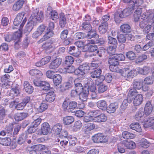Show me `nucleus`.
<instances>
[{"label":"nucleus","mask_w":154,"mask_h":154,"mask_svg":"<svg viewBox=\"0 0 154 154\" xmlns=\"http://www.w3.org/2000/svg\"><path fill=\"white\" fill-rule=\"evenodd\" d=\"M122 135L124 138L126 139H133L135 137L134 134L127 131H123Z\"/></svg>","instance_id":"ea45409f"},{"label":"nucleus","mask_w":154,"mask_h":154,"mask_svg":"<svg viewBox=\"0 0 154 154\" xmlns=\"http://www.w3.org/2000/svg\"><path fill=\"white\" fill-rule=\"evenodd\" d=\"M53 79L54 83L56 86L60 84L62 80L61 76L59 74L54 75Z\"/></svg>","instance_id":"c9c22d12"},{"label":"nucleus","mask_w":154,"mask_h":154,"mask_svg":"<svg viewBox=\"0 0 154 154\" xmlns=\"http://www.w3.org/2000/svg\"><path fill=\"white\" fill-rule=\"evenodd\" d=\"M144 115L143 109H140L136 112L134 116L135 119L137 120H140L143 117Z\"/></svg>","instance_id":"58836bf2"},{"label":"nucleus","mask_w":154,"mask_h":154,"mask_svg":"<svg viewBox=\"0 0 154 154\" xmlns=\"http://www.w3.org/2000/svg\"><path fill=\"white\" fill-rule=\"evenodd\" d=\"M82 123L80 121H78L76 122L73 127V130L74 131H78L82 127Z\"/></svg>","instance_id":"8fccbe9b"},{"label":"nucleus","mask_w":154,"mask_h":154,"mask_svg":"<svg viewBox=\"0 0 154 154\" xmlns=\"http://www.w3.org/2000/svg\"><path fill=\"white\" fill-rule=\"evenodd\" d=\"M53 43V42L51 40L46 42L43 44L42 47L46 50H49L52 48V44Z\"/></svg>","instance_id":"37998d69"},{"label":"nucleus","mask_w":154,"mask_h":154,"mask_svg":"<svg viewBox=\"0 0 154 154\" xmlns=\"http://www.w3.org/2000/svg\"><path fill=\"white\" fill-rule=\"evenodd\" d=\"M6 112L4 108L0 105V119H3L5 117Z\"/></svg>","instance_id":"052dcab7"},{"label":"nucleus","mask_w":154,"mask_h":154,"mask_svg":"<svg viewBox=\"0 0 154 154\" xmlns=\"http://www.w3.org/2000/svg\"><path fill=\"white\" fill-rule=\"evenodd\" d=\"M140 144L142 147L146 148L149 147L150 143L146 139H142L140 142Z\"/></svg>","instance_id":"49530a36"},{"label":"nucleus","mask_w":154,"mask_h":154,"mask_svg":"<svg viewBox=\"0 0 154 154\" xmlns=\"http://www.w3.org/2000/svg\"><path fill=\"white\" fill-rule=\"evenodd\" d=\"M68 52L71 54H72L74 56L78 57L79 56V53L75 52V47L74 46H70L68 49Z\"/></svg>","instance_id":"09e8293b"},{"label":"nucleus","mask_w":154,"mask_h":154,"mask_svg":"<svg viewBox=\"0 0 154 154\" xmlns=\"http://www.w3.org/2000/svg\"><path fill=\"white\" fill-rule=\"evenodd\" d=\"M99 37V35L97 34L96 32L94 30H91L88 32L87 35L86 36V38H88L87 39H91L92 38H98Z\"/></svg>","instance_id":"2f4dec72"},{"label":"nucleus","mask_w":154,"mask_h":154,"mask_svg":"<svg viewBox=\"0 0 154 154\" xmlns=\"http://www.w3.org/2000/svg\"><path fill=\"white\" fill-rule=\"evenodd\" d=\"M153 79L154 77L152 76L147 77L145 79V83L147 85L152 84L153 82Z\"/></svg>","instance_id":"e2e57ef3"},{"label":"nucleus","mask_w":154,"mask_h":154,"mask_svg":"<svg viewBox=\"0 0 154 154\" xmlns=\"http://www.w3.org/2000/svg\"><path fill=\"white\" fill-rule=\"evenodd\" d=\"M74 61V59L72 56H68L65 57V62L66 64L68 65L72 64Z\"/></svg>","instance_id":"6e6d98bb"},{"label":"nucleus","mask_w":154,"mask_h":154,"mask_svg":"<svg viewBox=\"0 0 154 154\" xmlns=\"http://www.w3.org/2000/svg\"><path fill=\"white\" fill-rule=\"evenodd\" d=\"M108 29V23L107 22L101 23L98 28L99 32L102 34L105 33Z\"/></svg>","instance_id":"393cba45"},{"label":"nucleus","mask_w":154,"mask_h":154,"mask_svg":"<svg viewBox=\"0 0 154 154\" xmlns=\"http://www.w3.org/2000/svg\"><path fill=\"white\" fill-rule=\"evenodd\" d=\"M120 30L122 32L125 34L131 32V30L130 26L126 23L121 25L120 27Z\"/></svg>","instance_id":"6ab92c4d"},{"label":"nucleus","mask_w":154,"mask_h":154,"mask_svg":"<svg viewBox=\"0 0 154 154\" xmlns=\"http://www.w3.org/2000/svg\"><path fill=\"white\" fill-rule=\"evenodd\" d=\"M28 116V114L25 112L17 113L14 115V118L16 121H19L26 118Z\"/></svg>","instance_id":"4468645a"},{"label":"nucleus","mask_w":154,"mask_h":154,"mask_svg":"<svg viewBox=\"0 0 154 154\" xmlns=\"http://www.w3.org/2000/svg\"><path fill=\"white\" fill-rule=\"evenodd\" d=\"M143 97L141 94L137 95L134 97L133 102L134 105L135 106H138L140 105L143 100Z\"/></svg>","instance_id":"f3484780"},{"label":"nucleus","mask_w":154,"mask_h":154,"mask_svg":"<svg viewBox=\"0 0 154 154\" xmlns=\"http://www.w3.org/2000/svg\"><path fill=\"white\" fill-rule=\"evenodd\" d=\"M100 113L99 110H94L89 112L88 115H90L94 120V118L97 116L98 115L100 114Z\"/></svg>","instance_id":"5fc2aeb1"},{"label":"nucleus","mask_w":154,"mask_h":154,"mask_svg":"<svg viewBox=\"0 0 154 154\" xmlns=\"http://www.w3.org/2000/svg\"><path fill=\"white\" fill-rule=\"evenodd\" d=\"M95 128V125L94 124H88L85 125V126L83 128V130L85 134H87L91 130L94 129Z\"/></svg>","instance_id":"412c9836"},{"label":"nucleus","mask_w":154,"mask_h":154,"mask_svg":"<svg viewBox=\"0 0 154 154\" xmlns=\"http://www.w3.org/2000/svg\"><path fill=\"white\" fill-rule=\"evenodd\" d=\"M21 30L22 28H20L19 31L15 32L12 36V40H14V47L16 49L19 48L20 44L22 34Z\"/></svg>","instance_id":"423d86ee"},{"label":"nucleus","mask_w":154,"mask_h":154,"mask_svg":"<svg viewBox=\"0 0 154 154\" xmlns=\"http://www.w3.org/2000/svg\"><path fill=\"white\" fill-rule=\"evenodd\" d=\"M69 145L71 146H74L77 142V139L74 137H71L69 140Z\"/></svg>","instance_id":"338daca9"},{"label":"nucleus","mask_w":154,"mask_h":154,"mask_svg":"<svg viewBox=\"0 0 154 154\" xmlns=\"http://www.w3.org/2000/svg\"><path fill=\"white\" fill-rule=\"evenodd\" d=\"M150 71L149 68L148 67H144L143 68H140L139 72V73L143 75L147 74Z\"/></svg>","instance_id":"864d4df0"},{"label":"nucleus","mask_w":154,"mask_h":154,"mask_svg":"<svg viewBox=\"0 0 154 154\" xmlns=\"http://www.w3.org/2000/svg\"><path fill=\"white\" fill-rule=\"evenodd\" d=\"M118 107V104L117 103H112L107 107V112L110 113H114Z\"/></svg>","instance_id":"2eb2a0df"},{"label":"nucleus","mask_w":154,"mask_h":154,"mask_svg":"<svg viewBox=\"0 0 154 154\" xmlns=\"http://www.w3.org/2000/svg\"><path fill=\"white\" fill-rule=\"evenodd\" d=\"M124 146L127 149H132L136 147V144L133 141L128 140H124L122 142Z\"/></svg>","instance_id":"dca6fc26"},{"label":"nucleus","mask_w":154,"mask_h":154,"mask_svg":"<svg viewBox=\"0 0 154 154\" xmlns=\"http://www.w3.org/2000/svg\"><path fill=\"white\" fill-rule=\"evenodd\" d=\"M102 72L101 69H98L94 70L91 72V76L93 78H98L100 76Z\"/></svg>","instance_id":"cd10ccee"},{"label":"nucleus","mask_w":154,"mask_h":154,"mask_svg":"<svg viewBox=\"0 0 154 154\" xmlns=\"http://www.w3.org/2000/svg\"><path fill=\"white\" fill-rule=\"evenodd\" d=\"M108 43L110 44L115 46H117V41L116 38H113L111 36H109L108 37Z\"/></svg>","instance_id":"680f3d73"},{"label":"nucleus","mask_w":154,"mask_h":154,"mask_svg":"<svg viewBox=\"0 0 154 154\" xmlns=\"http://www.w3.org/2000/svg\"><path fill=\"white\" fill-rule=\"evenodd\" d=\"M107 86L104 85H100L98 88V91L99 93H102L107 89Z\"/></svg>","instance_id":"0e129e2a"},{"label":"nucleus","mask_w":154,"mask_h":154,"mask_svg":"<svg viewBox=\"0 0 154 154\" xmlns=\"http://www.w3.org/2000/svg\"><path fill=\"white\" fill-rule=\"evenodd\" d=\"M74 121V118L71 116H68L63 118V121L65 125H69L72 123Z\"/></svg>","instance_id":"79ce46f5"},{"label":"nucleus","mask_w":154,"mask_h":154,"mask_svg":"<svg viewBox=\"0 0 154 154\" xmlns=\"http://www.w3.org/2000/svg\"><path fill=\"white\" fill-rule=\"evenodd\" d=\"M62 130V126L60 124H57L54 125L52 129V131L56 135H59Z\"/></svg>","instance_id":"c85d7f7f"},{"label":"nucleus","mask_w":154,"mask_h":154,"mask_svg":"<svg viewBox=\"0 0 154 154\" xmlns=\"http://www.w3.org/2000/svg\"><path fill=\"white\" fill-rule=\"evenodd\" d=\"M126 55L127 58L130 60H134L136 57L135 54L132 51H130L127 52Z\"/></svg>","instance_id":"3c124183"},{"label":"nucleus","mask_w":154,"mask_h":154,"mask_svg":"<svg viewBox=\"0 0 154 154\" xmlns=\"http://www.w3.org/2000/svg\"><path fill=\"white\" fill-rule=\"evenodd\" d=\"M130 127L131 129L136 131L139 132H141L142 129L140 125L138 123H133L131 124Z\"/></svg>","instance_id":"7c9ffc66"},{"label":"nucleus","mask_w":154,"mask_h":154,"mask_svg":"<svg viewBox=\"0 0 154 154\" xmlns=\"http://www.w3.org/2000/svg\"><path fill=\"white\" fill-rule=\"evenodd\" d=\"M143 126L145 128L151 127L152 129L154 130V117L150 118L145 121Z\"/></svg>","instance_id":"f8f14e48"},{"label":"nucleus","mask_w":154,"mask_h":154,"mask_svg":"<svg viewBox=\"0 0 154 154\" xmlns=\"http://www.w3.org/2000/svg\"><path fill=\"white\" fill-rule=\"evenodd\" d=\"M50 130V126L47 122L43 123L41 125L40 130V134L46 135L48 134Z\"/></svg>","instance_id":"0eeeda50"},{"label":"nucleus","mask_w":154,"mask_h":154,"mask_svg":"<svg viewBox=\"0 0 154 154\" xmlns=\"http://www.w3.org/2000/svg\"><path fill=\"white\" fill-rule=\"evenodd\" d=\"M89 94V89L86 87L84 88L83 91L80 93L79 95L80 99L82 101H86Z\"/></svg>","instance_id":"9b49d317"},{"label":"nucleus","mask_w":154,"mask_h":154,"mask_svg":"<svg viewBox=\"0 0 154 154\" xmlns=\"http://www.w3.org/2000/svg\"><path fill=\"white\" fill-rule=\"evenodd\" d=\"M108 63L110 64L109 68L111 71L113 72H116L117 70L116 68L119 64V62L117 59L115 58L113 54L110 55L109 57L108 60Z\"/></svg>","instance_id":"39448f33"},{"label":"nucleus","mask_w":154,"mask_h":154,"mask_svg":"<svg viewBox=\"0 0 154 154\" xmlns=\"http://www.w3.org/2000/svg\"><path fill=\"white\" fill-rule=\"evenodd\" d=\"M29 73L31 75L35 76L37 78H39L42 75V72L40 70L36 69L30 70L29 71Z\"/></svg>","instance_id":"a19ab883"},{"label":"nucleus","mask_w":154,"mask_h":154,"mask_svg":"<svg viewBox=\"0 0 154 154\" xmlns=\"http://www.w3.org/2000/svg\"><path fill=\"white\" fill-rule=\"evenodd\" d=\"M77 103L74 101H72L69 103L68 109V110L69 112L72 113L74 112L76 109H77Z\"/></svg>","instance_id":"5701e85b"},{"label":"nucleus","mask_w":154,"mask_h":154,"mask_svg":"<svg viewBox=\"0 0 154 154\" xmlns=\"http://www.w3.org/2000/svg\"><path fill=\"white\" fill-rule=\"evenodd\" d=\"M138 93V92H137V89L133 88L130 90L128 92V98L129 99L131 98V97L134 96Z\"/></svg>","instance_id":"bf43d9fd"},{"label":"nucleus","mask_w":154,"mask_h":154,"mask_svg":"<svg viewBox=\"0 0 154 154\" xmlns=\"http://www.w3.org/2000/svg\"><path fill=\"white\" fill-rule=\"evenodd\" d=\"M142 82L139 80L136 79L133 82V88L136 89L140 90L142 87Z\"/></svg>","instance_id":"4c0bfd02"},{"label":"nucleus","mask_w":154,"mask_h":154,"mask_svg":"<svg viewBox=\"0 0 154 154\" xmlns=\"http://www.w3.org/2000/svg\"><path fill=\"white\" fill-rule=\"evenodd\" d=\"M133 99L131 98L125 99L123 101L122 103L121 106V108L123 109H125L127 107L128 105V103H130L131 102Z\"/></svg>","instance_id":"c03bdc74"},{"label":"nucleus","mask_w":154,"mask_h":154,"mask_svg":"<svg viewBox=\"0 0 154 154\" xmlns=\"http://www.w3.org/2000/svg\"><path fill=\"white\" fill-rule=\"evenodd\" d=\"M103 77L104 79L108 83L110 82L112 79V75L109 73L106 74Z\"/></svg>","instance_id":"774afa93"},{"label":"nucleus","mask_w":154,"mask_h":154,"mask_svg":"<svg viewBox=\"0 0 154 154\" xmlns=\"http://www.w3.org/2000/svg\"><path fill=\"white\" fill-rule=\"evenodd\" d=\"M11 142V139L9 137L2 138L0 137V144L3 145L8 146Z\"/></svg>","instance_id":"e433bc0d"},{"label":"nucleus","mask_w":154,"mask_h":154,"mask_svg":"<svg viewBox=\"0 0 154 154\" xmlns=\"http://www.w3.org/2000/svg\"><path fill=\"white\" fill-rule=\"evenodd\" d=\"M106 120V116L103 113L100 114L94 119V122H104Z\"/></svg>","instance_id":"aec40b11"},{"label":"nucleus","mask_w":154,"mask_h":154,"mask_svg":"<svg viewBox=\"0 0 154 154\" xmlns=\"http://www.w3.org/2000/svg\"><path fill=\"white\" fill-rule=\"evenodd\" d=\"M48 108L47 105L42 103L37 109V110L39 112H42L45 111Z\"/></svg>","instance_id":"603ef678"},{"label":"nucleus","mask_w":154,"mask_h":154,"mask_svg":"<svg viewBox=\"0 0 154 154\" xmlns=\"http://www.w3.org/2000/svg\"><path fill=\"white\" fill-rule=\"evenodd\" d=\"M134 9V7L130 6L127 8L119 13H116L114 15V19L116 22L119 23L121 21V18H123L131 15Z\"/></svg>","instance_id":"f257e3e1"},{"label":"nucleus","mask_w":154,"mask_h":154,"mask_svg":"<svg viewBox=\"0 0 154 154\" xmlns=\"http://www.w3.org/2000/svg\"><path fill=\"white\" fill-rule=\"evenodd\" d=\"M13 128V125L12 124H10L5 128V131L7 134H8V135L12 134Z\"/></svg>","instance_id":"4d7b16f0"},{"label":"nucleus","mask_w":154,"mask_h":154,"mask_svg":"<svg viewBox=\"0 0 154 154\" xmlns=\"http://www.w3.org/2000/svg\"><path fill=\"white\" fill-rule=\"evenodd\" d=\"M24 2V0H17L13 5V10L15 11H19L22 8Z\"/></svg>","instance_id":"ddd939ff"},{"label":"nucleus","mask_w":154,"mask_h":154,"mask_svg":"<svg viewBox=\"0 0 154 154\" xmlns=\"http://www.w3.org/2000/svg\"><path fill=\"white\" fill-rule=\"evenodd\" d=\"M43 20V12L42 11L38 12L37 9L33 11L29 19V20H30L35 24L37 22H42Z\"/></svg>","instance_id":"f03ea898"},{"label":"nucleus","mask_w":154,"mask_h":154,"mask_svg":"<svg viewBox=\"0 0 154 154\" xmlns=\"http://www.w3.org/2000/svg\"><path fill=\"white\" fill-rule=\"evenodd\" d=\"M53 34L54 33L52 31L49 30V31L47 32L43 37L38 41V43L40 44L42 43L44 41L52 37Z\"/></svg>","instance_id":"a211bd4d"},{"label":"nucleus","mask_w":154,"mask_h":154,"mask_svg":"<svg viewBox=\"0 0 154 154\" xmlns=\"http://www.w3.org/2000/svg\"><path fill=\"white\" fill-rule=\"evenodd\" d=\"M81 29L83 31L88 32L92 29L91 25L87 22H84L80 26Z\"/></svg>","instance_id":"473e14b6"},{"label":"nucleus","mask_w":154,"mask_h":154,"mask_svg":"<svg viewBox=\"0 0 154 154\" xmlns=\"http://www.w3.org/2000/svg\"><path fill=\"white\" fill-rule=\"evenodd\" d=\"M85 37V35L84 33L81 32H78L75 33L74 36L73 38L76 40L82 39Z\"/></svg>","instance_id":"13d9d810"},{"label":"nucleus","mask_w":154,"mask_h":154,"mask_svg":"<svg viewBox=\"0 0 154 154\" xmlns=\"http://www.w3.org/2000/svg\"><path fill=\"white\" fill-rule=\"evenodd\" d=\"M23 85L25 91L27 93L31 94L33 92V87L29 84L28 82L25 81L24 82Z\"/></svg>","instance_id":"a878e982"},{"label":"nucleus","mask_w":154,"mask_h":154,"mask_svg":"<svg viewBox=\"0 0 154 154\" xmlns=\"http://www.w3.org/2000/svg\"><path fill=\"white\" fill-rule=\"evenodd\" d=\"M40 87L43 90H48L50 88L49 84L45 81H40Z\"/></svg>","instance_id":"a18cd8bd"},{"label":"nucleus","mask_w":154,"mask_h":154,"mask_svg":"<svg viewBox=\"0 0 154 154\" xmlns=\"http://www.w3.org/2000/svg\"><path fill=\"white\" fill-rule=\"evenodd\" d=\"M97 107L102 110H104L107 109V104L106 102L104 100L98 101L97 103Z\"/></svg>","instance_id":"4be33fe9"},{"label":"nucleus","mask_w":154,"mask_h":154,"mask_svg":"<svg viewBox=\"0 0 154 154\" xmlns=\"http://www.w3.org/2000/svg\"><path fill=\"white\" fill-rule=\"evenodd\" d=\"M90 68L89 66L87 64H83L80 65L79 69H75V74L78 75L79 78H82L89 70Z\"/></svg>","instance_id":"20e7f679"},{"label":"nucleus","mask_w":154,"mask_h":154,"mask_svg":"<svg viewBox=\"0 0 154 154\" xmlns=\"http://www.w3.org/2000/svg\"><path fill=\"white\" fill-rule=\"evenodd\" d=\"M72 83L71 82H68L64 83L60 87L61 90L64 91L71 88L72 87Z\"/></svg>","instance_id":"bb28decb"},{"label":"nucleus","mask_w":154,"mask_h":154,"mask_svg":"<svg viewBox=\"0 0 154 154\" xmlns=\"http://www.w3.org/2000/svg\"><path fill=\"white\" fill-rule=\"evenodd\" d=\"M152 107L150 102L148 101L145 105L144 109L145 113L146 115L150 114L152 112Z\"/></svg>","instance_id":"c756f323"},{"label":"nucleus","mask_w":154,"mask_h":154,"mask_svg":"<svg viewBox=\"0 0 154 154\" xmlns=\"http://www.w3.org/2000/svg\"><path fill=\"white\" fill-rule=\"evenodd\" d=\"M55 98V95L53 91L48 92L45 96V100L49 103L53 102Z\"/></svg>","instance_id":"9d476101"},{"label":"nucleus","mask_w":154,"mask_h":154,"mask_svg":"<svg viewBox=\"0 0 154 154\" xmlns=\"http://www.w3.org/2000/svg\"><path fill=\"white\" fill-rule=\"evenodd\" d=\"M25 14L24 12L19 13L15 19L14 21V25L17 26L21 22L20 28H22L26 20V17H24Z\"/></svg>","instance_id":"7ed1b4c3"},{"label":"nucleus","mask_w":154,"mask_h":154,"mask_svg":"<svg viewBox=\"0 0 154 154\" xmlns=\"http://www.w3.org/2000/svg\"><path fill=\"white\" fill-rule=\"evenodd\" d=\"M67 23L66 18L63 14L60 15V17L59 25L61 28H63L66 26Z\"/></svg>","instance_id":"72a5a7b5"},{"label":"nucleus","mask_w":154,"mask_h":154,"mask_svg":"<svg viewBox=\"0 0 154 154\" xmlns=\"http://www.w3.org/2000/svg\"><path fill=\"white\" fill-rule=\"evenodd\" d=\"M62 59L60 58H56L52 61L49 65V68L51 69H55L57 68L60 65Z\"/></svg>","instance_id":"1a4fd4ad"},{"label":"nucleus","mask_w":154,"mask_h":154,"mask_svg":"<svg viewBox=\"0 0 154 154\" xmlns=\"http://www.w3.org/2000/svg\"><path fill=\"white\" fill-rule=\"evenodd\" d=\"M92 140L94 143H104L106 141V137L101 134H98L92 137Z\"/></svg>","instance_id":"6e6552de"},{"label":"nucleus","mask_w":154,"mask_h":154,"mask_svg":"<svg viewBox=\"0 0 154 154\" xmlns=\"http://www.w3.org/2000/svg\"><path fill=\"white\" fill-rule=\"evenodd\" d=\"M87 85L88 86L87 88L90 90V91H97L96 86L92 81L90 80L88 81Z\"/></svg>","instance_id":"de8ad7c7"},{"label":"nucleus","mask_w":154,"mask_h":154,"mask_svg":"<svg viewBox=\"0 0 154 154\" xmlns=\"http://www.w3.org/2000/svg\"><path fill=\"white\" fill-rule=\"evenodd\" d=\"M20 94L19 88L18 87H15L12 88L10 91L9 95L11 97H14L18 96Z\"/></svg>","instance_id":"b1692460"},{"label":"nucleus","mask_w":154,"mask_h":154,"mask_svg":"<svg viewBox=\"0 0 154 154\" xmlns=\"http://www.w3.org/2000/svg\"><path fill=\"white\" fill-rule=\"evenodd\" d=\"M29 22H28L25 29V32L26 33H29L32 31L33 28L35 24L30 20H29Z\"/></svg>","instance_id":"f704fd0d"},{"label":"nucleus","mask_w":154,"mask_h":154,"mask_svg":"<svg viewBox=\"0 0 154 154\" xmlns=\"http://www.w3.org/2000/svg\"><path fill=\"white\" fill-rule=\"evenodd\" d=\"M117 60L118 61H123L125 60V57L124 55L122 54H113Z\"/></svg>","instance_id":"69168bd1"}]
</instances>
